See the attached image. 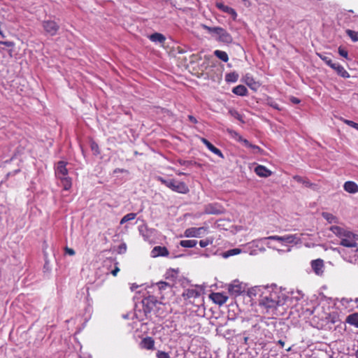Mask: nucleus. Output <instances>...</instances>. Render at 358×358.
Listing matches in <instances>:
<instances>
[{
    "label": "nucleus",
    "mask_w": 358,
    "mask_h": 358,
    "mask_svg": "<svg viewBox=\"0 0 358 358\" xmlns=\"http://www.w3.org/2000/svg\"><path fill=\"white\" fill-rule=\"evenodd\" d=\"M229 114L231 117H233L236 118V120H238V121H240L241 122H242V123L245 122V121L243 120V115H241L236 110H235V109H230L229 110Z\"/></svg>",
    "instance_id": "obj_31"
},
{
    "label": "nucleus",
    "mask_w": 358,
    "mask_h": 358,
    "mask_svg": "<svg viewBox=\"0 0 358 358\" xmlns=\"http://www.w3.org/2000/svg\"><path fill=\"white\" fill-rule=\"evenodd\" d=\"M213 242V238H206V239H204V240H201L199 241V245L201 247V248H206V246L209 245H211Z\"/></svg>",
    "instance_id": "obj_36"
},
{
    "label": "nucleus",
    "mask_w": 358,
    "mask_h": 358,
    "mask_svg": "<svg viewBox=\"0 0 358 358\" xmlns=\"http://www.w3.org/2000/svg\"><path fill=\"white\" fill-rule=\"evenodd\" d=\"M204 227H191L188 228L185 231V237H199L201 234L202 231H205Z\"/></svg>",
    "instance_id": "obj_10"
},
{
    "label": "nucleus",
    "mask_w": 358,
    "mask_h": 358,
    "mask_svg": "<svg viewBox=\"0 0 358 358\" xmlns=\"http://www.w3.org/2000/svg\"><path fill=\"white\" fill-rule=\"evenodd\" d=\"M263 288L264 289H271L272 291H274L275 289H278V286L276 284L272 283L270 285H266L263 286Z\"/></svg>",
    "instance_id": "obj_47"
},
{
    "label": "nucleus",
    "mask_w": 358,
    "mask_h": 358,
    "mask_svg": "<svg viewBox=\"0 0 358 358\" xmlns=\"http://www.w3.org/2000/svg\"><path fill=\"white\" fill-rule=\"evenodd\" d=\"M136 214L134 213H130L125 215L120 220V224H123L130 220H133L136 218Z\"/></svg>",
    "instance_id": "obj_32"
},
{
    "label": "nucleus",
    "mask_w": 358,
    "mask_h": 358,
    "mask_svg": "<svg viewBox=\"0 0 358 358\" xmlns=\"http://www.w3.org/2000/svg\"><path fill=\"white\" fill-rule=\"evenodd\" d=\"M123 172H124V170L123 169H116L114 171V173H123Z\"/></svg>",
    "instance_id": "obj_56"
},
{
    "label": "nucleus",
    "mask_w": 358,
    "mask_h": 358,
    "mask_svg": "<svg viewBox=\"0 0 358 358\" xmlns=\"http://www.w3.org/2000/svg\"><path fill=\"white\" fill-rule=\"evenodd\" d=\"M201 141L213 153L219 156L221 158H224V155L221 150L216 148L215 146H214L210 141H208L207 139L204 138H201Z\"/></svg>",
    "instance_id": "obj_13"
},
{
    "label": "nucleus",
    "mask_w": 358,
    "mask_h": 358,
    "mask_svg": "<svg viewBox=\"0 0 358 358\" xmlns=\"http://www.w3.org/2000/svg\"><path fill=\"white\" fill-rule=\"evenodd\" d=\"M244 83L252 90H257L260 85L258 82L255 81L253 77L248 73L244 76Z\"/></svg>",
    "instance_id": "obj_12"
},
{
    "label": "nucleus",
    "mask_w": 358,
    "mask_h": 358,
    "mask_svg": "<svg viewBox=\"0 0 358 358\" xmlns=\"http://www.w3.org/2000/svg\"><path fill=\"white\" fill-rule=\"evenodd\" d=\"M65 252L71 256H73L75 255V250L72 248H68V247H66L65 248Z\"/></svg>",
    "instance_id": "obj_50"
},
{
    "label": "nucleus",
    "mask_w": 358,
    "mask_h": 358,
    "mask_svg": "<svg viewBox=\"0 0 358 358\" xmlns=\"http://www.w3.org/2000/svg\"><path fill=\"white\" fill-rule=\"evenodd\" d=\"M176 174L178 176H184V175H186L185 173H183V172H180V171H176Z\"/></svg>",
    "instance_id": "obj_57"
},
{
    "label": "nucleus",
    "mask_w": 358,
    "mask_h": 358,
    "mask_svg": "<svg viewBox=\"0 0 358 358\" xmlns=\"http://www.w3.org/2000/svg\"><path fill=\"white\" fill-rule=\"evenodd\" d=\"M157 302L158 301L156 298L150 295L147 297H144L142 300L143 304L150 308H151L152 306H155Z\"/></svg>",
    "instance_id": "obj_23"
},
{
    "label": "nucleus",
    "mask_w": 358,
    "mask_h": 358,
    "mask_svg": "<svg viewBox=\"0 0 358 358\" xmlns=\"http://www.w3.org/2000/svg\"><path fill=\"white\" fill-rule=\"evenodd\" d=\"M215 55L222 61L227 62L229 60L228 55L226 52L217 50L214 52Z\"/></svg>",
    "instance_id": "obj_30"
},
{
    "label": "nucleus",
    "mask_w": 358,
    "mask_h": 358,
    "mask_svg": "<svg viewBox=\"0 0 358 358\" xmlns=\"http://www.w3.org/2000/svg\"><path fill=\"white\" fill-rule=\"evenodd\" d=\"M322 215L329 223L338 222V218L331 213L323 212Z\"/></svg>",
    "instance_id": "obj_28"
},
{
    "label": "nucleus",
    "mask_w": 358,
    "mask_h": 358,
    "mask_svg": "<svg viewBox=\"0 0 358 358\" xmlns=\"http://www.w3.org/2000/svg\"><path fill=\"white\" fill-rule=\"evenodd\" d=\"M42 27L46 33L51 36L57 35L59 30V25L57 22L52 20H47L42 22Z\"/></svg>",
    "instance_id": "obj_5"
},
{
    "label": "nucleus",
    "mask_w": 358,
    "mask_h": 358,
    "mask_svg": "<svg viewBox=\"0 0 358 358\" xmlns=\"http://www.w3.org/2000/svg\"><path fill=\"white\" fill-rule=\"evenodd\" d=\"M196 244V240H182L180 242V245L183 248H194Z\"/></svg>",
    "instance_id": "obj_29"
},
{
    "label": "nucleus",
    "mask_w": 358,
    "mask_h": 358,
    "mask_svg": "<svg viewBox=\"0 0 358 358\" xmlns=\"http://www.w3.org/2000/svg\"><path fill=\"white\" fill-rule=\"evenodd\" d=\"M120 271V268L118 267H115L114 270L112 271V274L115 276L117 273Z\"/></svg>",
    "instance_id": "obj_53"
},
{
    "label": "nucleus",
    "mask_w": 358,
    "mask_h": 358,
    "mask_svg": "<svg viewBox=\"0 0 358 358\" xmlns=\"http://www.w3.org/2000/svg\"><path fill=\"white\" fill-rule=\"evenodd\" d=\"M255 172L257 176L264 178H267L272 174V172L270 170L262 165H258L256 166L255 169Z\"/></svg>",
    "instance_id": "obj_18"
},
{
    "label": "nucleus",
    "mask_w": 358,
    "mask_h": 358,
    "mask_svg": "<svg viewBox=\"0 0 358 358\" xmlns=\"http://www.w3.org/2000/svg\"><path fill=\"white\" fill-rule=\"evenodd\" d=\"M317 55L320 57V58L324 61L327 65H328L329 66L331 67V66L334 64V62H333L332 59H331L330 57L329 56H326V55H323L322 54H317Z\"/></svg>",
    "instance_id": "obj_34"
},
{
    "label": "nucleus",
    "mask_w": 358,
    "mask_h": 358,
    "mask_svg": "<svg viewBox=\"0 0 358 358\" xmlns=\"http://www.w3.org/2000/svg\"><path fill=\"white\" fill-rule=\"evenodd\" d=\"M233 93L238 96H245L248 94L247 88L242 85H239L232 90Z\"/></svg>",
    "instance_id": "obj_27"
},
{
    "label": "nucleus",
    "mask_w": 358,
    "mask_h": 358,
    "mask_svg": "<svg viewBox=\"0 0 358 358\" xmlns=\"http://www.w3.org/2000/svg\"><path fill=\"white\" fill-rule=\"evenodd\" d=\"M178 273V269H171L169 272H167L166 274L171 276L172 278H177Z\"/></svg>",
    "instance_id": "obj_42"
},
{
    "label": "nucleus",
    "mask_w": 358,
    "mask_h": 358,
    "mask_svg": "<svg viewBox=\"0 0 358 358\" xmlns=\"http://www.w3.org/2000/svg\"><path fill=\"white\" fill-rule=\"evenodd\" d=\"M247 293H248V296H250V297H252V296H253V295L255 296V292H248Z\"/></svg>",
    "instance_id": "obj_58"
},
{
    "label": "nucleus",
    "mask_w": 358,
    "mask_h": 358,
    "mask_svg": "<svg viewBox=\"0 0 358 358\" xmlns=\"http://www.w3.org/2000/svg\"><path fill=\"white\" fill-rule=\"evenodd\" d=\"M338 53L341 56L345 57V58H348V52L346 50L342 48L341 47H340L338 48Z\"/></svg>",
    "instance_id": "obj_43"
},
{
    "label": "nucleus",
    "mask_w": 358,
    "mask_h": 358,
    "mask_svg": "<svg viewBox=\"0 0 358 358\" xmlns=\"http://www.w3.org/2000/svg\"><path fill=\"white\" fill-rule=\"evenodd\" d=\"M311 268L314 273L317 275H322L324 273V264L322 259H317L311 261Z\"/></svg>",
    "instance_id": "obj_8"
},
{
    "label": "nucleus",
    "mask_w": 358,
    "mask_h": 358,
    "mask_svg": "<svg viewBox=\"0 0 358 358\" xmlns=\"http://www.w3.org/2000/svg\"><path fill=\"white\" fill-rule=\"evenodd\" d=\"M158 285H159V289H166L167 287L171 288V286L170 285V284L168 282H160Z\"/></svg>",
    "instance_id": "obj_44"
},
{
    "label": "nucleus",
    "mask_w": 358,
    "mask_h": 358,
    "mask_svg": "<svg viewBox=\"0 0 358 358\" xmlns=\"http://www.w3.org/2000/svg\"><path fill=\"white\" fill-rule=\"evenodd\" d=\"M266 239H268V240H273V241H279V242H282V236H270L267 238H266Z\"/></svg>",
    "instance_id": "obj_46"
},
{
    "label": "nucleus",
    "mask_w": 358,
    "mask_h": 358,
    "mask_svg": "<svg viewBox=\"0 0 358 358\" xmlns=\"http://www.w3.org/2000/svg\"><path fill=\"white\" fill-rule=\"evenodd\" d=\"M59 178L61 180L62 185L64 190H69L71 188L72 181L71 178L66 176H59Z\"/></svg>",
    "instance_id": "obj_26"
},
{
    "label": "nucleus",
    "mask_w": 358,
    "mask_h": 358,
    "mask_svg": "<svg viewBox=\"0 0 358 358\" xmlns=\"http://www.w3.org/2000/svg\"><path fill=\"white\" fill-rule=\"evenodd\" d=\"M188 120L194 124L197 123V120H196V117H194L193 115H188Z\"/></svg>",
    "instance_id": "obj_51"
},
{
    "label": "nucleus",
    "mask_w": 358,
    "mask_h": 358,
    "mask_svg": "<svg viewBox=\"0 0 358 358\" xmlns=\"http://www.w3.org/2000/svg\"><path fill=\"white\" fill-rule=\"evenodd\" d=\"M227 292H210L209 298L216 304L219 306L223 305L229 299Z\"/></svg>",
    "instance_id": "obj_6"
},
{
    "label": "nucleus",
    "mask_w": 358,
    "mask_h": 358,
    "mask_svg": "<svg viewBox=\"0 0 358 358\" xmlns=\"http://www.w3.org/2000/svg\"><path fill=\"white\" fill-rule=\"evenodd\" d=\"M227 289L229 292L231 291H251L250 288L248 287V285L240 282L238 280H234L231 284L228 285Z\"/></svg>",
    "instance_id": "obj_7"
},
{
    "label": "nucleus",
    "mask_w": 358,
    "mask_h": 358,
    "mask_svg": "<svg viewBox=\"0 0 358 358\" xmlns=\"http://www.w3.org/2000/svg\"><path fill=\"white\" fill-rule=\"evenodd\" d=\"M91 148L92 150H98L99 149V146L96 143H92L91 144Z\"/></svg>",
    "instance_id": "obj_52"
},
{
    "label": "nucleus",
    "mask_w": 358,
    "mask_h": 358,
    "mask_svg": "<svg viewBox=\"0 0 358 358\" xmlns=\"http://www.w3.org/2000/svg\"><path fill=\"white\" fill-rule=\"evenodd\" d=\"M331 68L333 69L341 77L344 78H350L349 73L340 64L334 63Z\"/></svg>",
    "instance_id": "obj_14"
},
{
    "label": "nucleus",
    "mask_w": 358,
    "mask_h": 358,
    "mask_svg": "<svg viewBox=\"0 0 358 358\" xmlns=\"http://www.w3.org/2000/svg\"><path fill=\"white\" fill-rule=\"evenodd\" d=\"M343 189L350 194L358 192V185L354 181H347L343 185Z\"/></svg>",
    "instance_id": "obj_16"
},
{
    "label": "nucleus",
    "mask_w": 358,
    "mask_h": 358,
    "mask_svg": "<svg viewBox=\"0 0 358 358\" xmlns=\"http://www.w3.org/2000/svg\"><path fill=\"white\" fill-rule=\"evenodd\" d=\"M300 241V238L296 234H287L282 236V242L286 243L297 244Z\"/></svg>",
    "instance_id": "obj_20"
},
{
    "label": "nucleus",
    "mask_w": 358,
    "mask_h": 358,
    "mask_svg": "<svg viewBox=\"0 0 358 358\" xmlns=\"http://www.w3.org/2000/svg\"><path fill=\"white\" fill-rule=\"evenodd\" d=\"M236 78H237V76H235L234 74L229 73L226 76L227 81L235 82L236 80Z\"/></svg>",
    "instance_id": "obj_45"
},
{
    "label": "nucleus",
    "mask_w": 358,
    "mask_h": 358,
    "mask_svg": "<svg viewBox=\"0 0 358 358\" xmlns=\"http://www.w3.org/2000/svg\"><path fill=\"white\" fill-rule=\"evenodd\" d=\"M152 256L153 257H166L169 255V252L168 249L166 247L162 246H155L151 252Z\"/></svg>",
    "instance_id": "obj_11"
},
{
    "label": "nucleus",
    "mask_w": 358,
    "mask_h": 358,
    "mask_svg": "<svg viewBox=\"0 0 358 358\" xmlns=\"http://www.w3.org/2000/svg\"><path fill=\"white\" fill-rule=\"evenodd\" d=\"M126 250H127V245L125 243H122L118 247V252L119 253L124 252L126 251Z\"/></svg>",
    "instance_id": "obj_49"
},
{
    "label": "nucleus",
    "mask_w": 358,
    "mask_h": 358,
    "mask_svg": "<svg viewBox=\"0 0 358 358\" xmlns=\"http://www.w3.org/2000/svg\"><path fill=\"white\" fill-rule=\"evenodd\" d=\"M177 162L181 165V166H189L190 165H192L193 164V162L192 161H186V160H182V159H178L177 160Z\"/></svg>",
    "instance_id": "obj_41"
},
{
    "label": "nucleus",
    "mask_w": 358,
    "mask_h": 358,
    "mask_svg": "<svg viewBox=\"0 0 358 358\" xmlns=\"http://www.w3.org/2000/svg\"><path fill=\"white\" fill-rule=\"evenodd\" d=\"M357 240L358 235L348 231L345 236L341 238L340 245L346 248H355L357 245Z\"/></svg>",
    "instance_id": "obj_4"
},
{
    "label": "nucleus",
    "mask_w": 358,
    "mask_h": 358,
    "mask_svg": "<svg viewBox=\"0 0 358 358\" xmlns=\"http://www.w3.org/2000/svg\"><path fill=\"white\" fill-rule=\"evenodd\" d=\"M66 165L67 163L64 161H59L57 163L55 173L58 178H59V176L64 177L67 176L68 169H66Z\"/></svg>",
    "instance_id": "obj_9"
},
{
    "label": "nucleus",
    "mask_w": 358,
    "mask_h": 358,
    "mask_svg": "<svg viewBox=\"0 0 358 358\" xmlns=\"http://www.w3.org/2000/svg\"><path fill=\"white\" fill-rule=\"evenodd\" d=\"M0 44L4 45L9 48H13L15 43L13 41H0Z\"/></svg>",
    "instance_id": "obj_48"
},
{
    "label": "nucleus",
    "mask_w": 358,
    "mask_h": 358,
    "mask_svg": "<svg viewBox=\"0 0 358 358\" xmlns=\"http://www.w3.org/2000/svg\"><path fill=\"white\" fill-rule=\"evenodd\" d=\"M344 122H345L347 125H348V126H350V127H352V128H354V129H355L358 130V123L355 122H353V121H352V120H344Z\"/></svg>",
    "instance_id": "obj_38"
},
{
    "label": "nucleus",
    "mask_w": 358,
    "mask_h": 358,
    "mask_svg": "<svg viewBox=\"0 0 358 358\" xmlns=\"http://www.w3.org/2000/svg\"><path fill=\"white\" fill-rule=\"evenodd\" d=\"M293 179L297 182L303 184L306 187H312L314 185L307 178H303L298 175L293 176Z\"/></svg>",
    "instance_id": "obj_22"
},
{
    "label": "nucleus",
    "mask_w": 358,
    "mask_h": 358,
    "mask_svg": "<svg viewBox=\"0 0 358 358\" xmlns=\"http://www.w3.org/2000/svg\"><path fill=\"white\" fill-rule=\"evenodd\" d=\"M140 346L143 349L154 350L155 341L152 337L147 336L141 341Z\"/></svg>",
    "instance_id": "obj_15"
},
{
    "label": "nucleus",
    "mask_w": 358,
    "mask_h": 358,
    "mask_svg": "<svg viewBox=\"0 0 358 358\" xmlns=\"http://www.w3.org/2000/svg\"><path fill=\"white\" fill-rule=\"evenodd\" d=\"M216 6L219 9L222 10L223 12L227 13L231 15L233 17L234 20L236 19V17L237 16V13H236V10L234 8H232L228 6H225L222 3H216Z\"/></svg>",
    "instance_id": "obj_19"
},
{
    "label": "nucleus",
    "mask_w": 358,
    "mask_h": 358,
    "mask_svg": "<svg viewBox=\"0 0 358 358\" xmlns=\"http://www.w3.org/2000/svg\"><path fill=\"white\" fill-rule=\"evenodd\" d=\"M281 292H266L265 295H262L259 301V304L267 309L276 308L279 306H282L286 301L287 296L284 294L280 296Z\"/></svg>",
    "instance_id": "obj_1"
},
{
    "label": "nucleus",
    "mask_w": 358,
    "mask_h": 358,
    "mask_svg": "<svg viewBox=\"0 0 358 358\" xmlns=\"http://www.w3.org/2000/svg\"><path fill=\"white\" fill-rule=\"evenodd\" d=\"M245 146L253 149L255 153L261 152L262 151L260 147H259L258 145H252L250 142L248 145Z\"/></svg>",
    "instance_id": "obj_40"
},
{
    "label": "nucleus",
    "mask_w": 358,
    "mask_h": 358,
    "mask_svg": "<svg viewBox=\"0 0 358 358\" xmlns=\"http://www.w3.org/2000/svg\"><path fill=\"white\" fill-rule=\"evenodd\" d=\"M292 101L294 103H299L300 102V100L296 97H293L292 99Z\"/></svg>",
    "instance_id": "obj_54"
},
{
    "label": "nucleus",
    "mask_w": 358,
    "mask_h": 358,
    "mask_svg": "<svg viewBox=\"0 0 358 358\" xmlns=\"http://www.w3.org/2000/svg\"><path fill=\"white\" fill-rule=\"evenodd\" d=\"M157 180L166 187L177 193L186 194L189 192L188 186L184 182L178 181L175 179L167 180L162 176H157Z\"/></svg>",
    "instance_id": "obj_3"
},
{
    "label": "nucleus",
    "mask_w": 358,
    "mask_h": 358,
    "mask_svg": "<svg viewBox=\"0 0 358 358\" xmlns=\"http://www.w3.org/2000/svg\"><path fill=\"white\" fill-rule=\"evenodd\" d=\"M278 344H279L282 348H283V347H284V345H285V342H284L283 341H282V340H279V341H278Z\"/></svg>",
    "instance_id": "obj_55"
},
{
    "label": "nucleus",
    "mask_w": 358,
    "mask_h": 358,
    "mask_svg": "<svg viewBox=\"0 0 358 358\" xmlns=\"http://www.w3.org/2000/svg\"><path fill=\"white\" fill-rule=\"evenodd\" d=\"M357 250H358V248H357Z\"/></svg>",
    "instance_id": "obj_59"
},
{
    "label": "nucleus",
    "mask_w": 358,
    "mask_h": 358,
    "mask_svg": "<svg viewBox=\"0 0 358 358\" xmlns=\"http://www.w3.org/2000/svg\"><path fill=\"white\" fill-rule=\"evenodd\" d=\"M227 131L234 140L243 143L244 145H249V141L247 139L243 138L237 131L231 129H227Z\"/></svg>",
    "instance_id": "obj_17"
},
{
    "label": "nucleus",
    "mask_w": 358,
    "mask_h": 358,
    "mask_svg": "<svg viewBox=\"0 0 358 358\" xmlns=\"http://www.w3.org/2000/svg\"><path fill=\"white\" fill-rule=\"evenodd\" d=\"M346 322L358 328V313H355L349 315L345 320Z\"/></svg>",
    "instance_id": "obj_24"
},
{
    "label": "nucleus",
    "mask_w": 358,
    "mask_h": 358,
    "mask_svg": "<svg viewBox=\"0 0 358 358\" xmlns=\"http://www.w3.org/2000/svg\"><path fill=\"white\" fill-rule=\"evenodd\" d=\"M329 230L332 231L340 239L343 238V236H344L345 234L348 231V230H345L343 228L338 226H331L329 228Z\"/></svg>",
    "instance_id": "obj_21"
},
{
    "label": "nucleus",
    "mask_w": 358,
    "mask_h": 358,
    "mask_svg": "<svg viewBox=\"0 0 358 358\" xmlns=\"http://www.w3.org/2000/svg\"><path fill=\"white\" fill-rule=\"evenodd\" d=\"M346 34L352 39V41H358V31L347 29Z\"/></svg>",
    "instance_id": "obj_33"
},
{
    "label": "nucleus",
    "mask_w": 358,
    "mask_h": 358,
    "mask_svg": "<svg viewBox=\"0 0 358 358\" xmlns=\"http://www.w3.org/2000/svg\"><path fill=\"white\" fill-rule=\"evenodd\" d=\"M149 38L152 42H159L160 43H164L166 41L165 36L160 33H154L149 36Z\"/></svg>",
    "instance_id": "obj_25"
},
{
    "label": "nucleus",
    "mask_w": 358,
    "mask_h": 358,
    "mask_svg": "<svg viewBox=\"0 0 358 358\" xmlns=\"http://www.w3.org/2000/svg\"><path fill=\"white\" fill-rule=\"evenodd\" d=\"M241 252V250L240 249H238V248L231 249V250H229L227 251L224 253V257H230V256L236 255L239 254Z\"/></svg>",
    "instance_id": "obj_35"
},
{
    "label": "nucleus",
    "mask_w": 358,
    "mask_h": 358,
    "mask_svg": "<svg viewBox=\"0 0 358 358\" xmlns=\"http://www.w3.org/2000/svg\"><path fill=\"white\" fill-rule=\"evenodd\" d=\"M201 27L209 34H215L216 40L220 43L230 44L233 41L231 35L224 29L220 27H209L206 24H201Z\"/></svg>",
    "instance_id": "obj_2"
},
{
    "label": "nucleus",
    "mask_w": 358,
    "mask_h": 358,
    "mask_svg": "<svg viewBox=\"0 0 358 358\" xmlns=\"http://www.w3.org/2000/svg\"><path fill=\"white\" fill-rule=\"evenodd\" d=\"M200 292H182V297L184 299H189L191 297H197L199 296Z\"/></svg>",
    "instance_id": "obj_37"
},
{
    "label": "nucleus",
    "mask_w": 358,
    "mask_h": 358,
    "mask_svg": "<svg viewBox=\"0 0 358 358\" xmlns=\"http://www.w3.org/2000/svg\"><path fill=\"white\" fill-rule=\"evenodd\" d=\"M157 358H171L169 353L164 352V351H158L157 352Z\"/></svg>",
    "instance_id": "obj_39"
}]
</instances>
